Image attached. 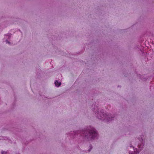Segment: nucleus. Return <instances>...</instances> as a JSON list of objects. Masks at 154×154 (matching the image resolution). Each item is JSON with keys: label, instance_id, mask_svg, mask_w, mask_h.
I'll return each mask as SVG.
<instances>
[{"label": "nucleus", "instance_id": "nucleus-1", "mask_svg": "<svg viewBox=\"0 0 154 154\" xmlns=\"http://www.w3.org/2000/svg\"><path fill=\"white\" fill-rule=\"evenodd\" d=\"M73 134L75 137L76 135L78 136L79 135V136L81 135L84 136L85 138H87L88 140L94 138L97 135L96 130L93 127L90 126L86 130L76 131L73 132Z\"/></svg>", "mask_w": 154, "mask_h": 154}, {"label": "nucleus", "instance_id": "nucleus-2", "mask_svg": "<svg viewBox=\"0 0 154 154\" xmlns=\"http://www.w3.org/2000/svg\"><path fill=\"white\" fill-rule=\"evenodd\" d=\"M95 114L98 119L105 120L107 122L112 121V119L114 117L112 116L111 118V116L110 115H107L106 113H104L103 110L101 109H98L97 111H96Z\"/></svg>", "mask_w": 154, "mask_h": 154}, {"label": "nucleus", "instance_id": "nucleus-3", "mask_svg": "<svg viewBox=\"0 0 154 154\" xmlns=\"http://www.w3.org/2000/svg\"><path fill=\"white\" fill-rule=\"evenodd\" d=\"M139 139L142 143L141 144H139L138 145V147L141 150L143 147V146H144V143L145 142L144 137L143 136L141 137H140Z\"/></svg>", "mask_w": 154, "mask_h": 154}, {"label": "nucleus", "instance_id": "nucleus-4", "mask_svg": "<svg viewBox=\"0 0 154 154\" xmlns=\"http://www.w3.org/2000/svg\"><path fill=\"white\" fill-rule=\"evenodd\" d=\"M55 84L56 86L59 87L61 84V83L57 81H56L55 82Z\"/></svg>", "mask_w": 154, "mask_h": 154}, {"label": "nucleus", "instance_id": "nucleus-5", "mask_svg": "<svg viewBox=\"0 0 154 154\" xmlns=\"http://www.w3.org/2000/svg\"><path fill=\"white\" fill-rule=\"evenodd\" d=\"M134 154H137V153H139L138 151H137V149H134Z\"/></svg>", "mask_w": 154, "mask_h": 154}, {"label": "nucleus", "instance_id": "nucleus-6", "mask_svg": "<svg viewBox=\"0 0 154 154\" xmlns=\"http://www.w3.org/2000/svg\"><path fill=\"white\" fill-rule=\"evenodd\" d=\"M89 149H88V151L90 152L91 151V149H92V146H91V145H90V146H89Z\"/></svg>", "mask_w": 154, "mask_h": 154}, {"label": "nucleus", "instance_id": "nucleus-7", "mask_svg": "<svg viewBox=\"0 0 154 154\" xmlns=\"http://www.w3.org/2000/svg\"><path fill=\"white\" fill-rule=\"evenodd\" d=\"M6 152L4 151H2V154H6Z\"/></svg>", "mask_w": 154, "mask_h": 154}, {"label": "nucleus", "instance_id": "nucleus-8", "mask_svg": "<svg viewBox=\"0 0 154 154\" xmlns=\"http://www.w3.org/2000/svg\"><path fill=\"white\" fill-rule=\"evenodd\" d=\"M6 43L10 44V42L8 41L7 40L6 41Z\"/></svg>", "mask_w": 154, "mask_h": 154}, {"label": "nucleus", "instance_id": "nucleus-9", "mask_svg": "<svg viewBox=\"0 0 154 154\" xmlns=\"http://www.w3.org/2000/svg\"><path fill=\"white\" fill-rule=\"evenodd\" d=\"M129 153L130 154H133L132 153H131L130 152H129Z\"/></svg>", "mask_w": 154, "mask_h": 154}, {"label": "nucleus", "instance_id": "nucleus-10", "mask_svg": "<svg viewBox=\"0 0 154 154\" xmlns=\"http://www.w3.org/2000/svg\"><path fill=\"white\" fill-rule=\"evenodd\" d=\"M95 108H94V111H95Z\"/></svg>", "mask_w": 154, "mask_h": 154}]
</instances>
